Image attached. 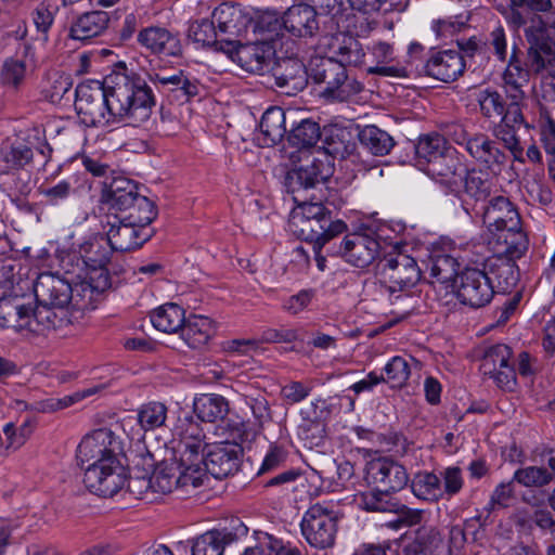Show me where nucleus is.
Segmentation results:
<instances>
[{
  "instance_id": "nucleus-49",
  "label": "nucleus",
  "mask_w": 555,
  "mask_h": 555,
  "mask_svg": "<svg viewBox=\"0 0 555 555\" xmlns=\"http://www.w3.org/2000/svg\"><path fill=\"white\" fill-rule=\"evenodd\" d=\"M513 480L524 487H542L552 480V475L546 468L527 466L514 473Z\"/></svg>"
},
{
  "instance_id": "nucleus-57",
  "label": "nucleus",
  "mask_w": 555,
  "mask_h": 555,
  "mask_svg": "<svg viewBox=\"0 0 555 555\" xmlns=\"http://www.w3.org/2000/svg\"><path fill=\"white\" fill-rule=\"evenodd\" d=\"M56 10L57 9L55 7H51L44 2L40 3L36 8L33 20L39 31L43 34L48 33L53 24Z\"/></svg>"
},
{
  "instance_id": "nucleus-56",
  "label": "nucleus",
  "mask_w": 555,
  "mask_h": 555,
  "mask_svg": "<svg viewBox=\"0 0 555 555\" xmlns=\"http://www.w3.org/2000/svg\"><path fill=\"white\" fill-rule=\"evenodd\" d=\"M33 151L25 144L12 145L4 154V160L10 168H23L33 159Z\"/></svg>"
},
{
  "instance_id": "nucleus-64",
  "label": "nucleus",
  "mask_w": 555,
  "mask_h": 555,
  "mask_svg": "<svg viewBox=\"0 0 555 555\" xmlns=\"http://www.w3.org/2000/svg\"><path fill=\"white\" fill-rule=\"evenodd\" d=\"M541 141L547 154H555V122L545 118L541 124Z\"/></svg>"
},
{
  "instance_id": "nucleus-6",
  "label": "nucleus",
  "mask_w": 555,
  "mask_h": 555,
  "mask_svg": "<svg viewBox=\"0 0 555 555\" xmlns=\"http://www.w3.org/2000/svg\"><path fill=\"white\" fill-rule=\"evenodd\" d=\"M299 201V196L294 194V202L298 204L291 212L289 229L302 240L314 242L319 249L347 229L344 221L331 220L321 203Z\"/></svg>"
},
{
  "instance_id": "nucleus-41",
  "label": "nucleus",
  "mask_w": 555,
  "mask_h": 555,
  "mask_svg": "<svg viewBox=\"0 0 555 555\" xmlns=\"http://www.w3.org/2000/svg\"><path fill=\"white\" fill-rule=\"evenodd\" d=\"M138 234L135 224L122 220L118 225H112L105 237L113 250L127 251L138 246Z\"/></svg>"
},
{
  "instance_id": "nucleus-62",
  "label": "nucleus",
  "mask_w": 555,
  "mask_h": 555,
  "mask_svg": "<svg viewBox=\"0 0 555 555\" xmlns=\"http://www.w3.org/2000/svg\"><path fill=\"white\" fill-rule=\"evenodd\" d=\"M310 393V388L301 383L293 382L282 388V396L291 403L305 400Z\"/></svg>"
},
{
  "instance_id": "nucleus-21",
  "label": "nucleus",
  "mask_w": 555,
  "mask_h": 555,
  "mask_svg": "<svg viewBox=\"0 0 555 555\" xmlns=\"http://www.w3.org/2000/svg\"><path fill=\"white\" fill-rule=\"evenodd\" d=\"M259 13L240 4L221 3L214 10L212 20L218 24L220 33L241 37L247 33L254 17L257 18Z\"/></svg>"
},
{
  "instance_id": "nucleus-20",
  "label": "nucleus",
  "mask_w": 555,
  "mask_h": 555,
  "mask_svg": "<svg viewBox=\"0 0 555 555\" xmlns=\"http://www.w3.org/2000/svg\"><path fill=\"white\" fill-rule=\"evenodd\" d=\"M455 141L460 144L465 142L469 155L493 175H499L502 171L506 156L487 135L476 134L466 140L464 131L461 130Z\"/></svg>"
},
{
  "instance_id": "nucleus-42",
  "label": "nucleus",
  "mask_w": 555,
  "mask_h": 555,
  "mask_svg": "<svg viewBox=\"0 0 555 555\" xmlns=\"http://www.w3.org/2000/svg\"><path fill=\"white\" fill-rule=\"evenodd\" d=\"M99 390V387H90L83 390H78L63 398H47L36 402L35 410L42 413L60 411L83 400L85 398L95 395Z\"/></svg>"
},
{
  "instance_id": "nucleus-17",
  "label": "nucleus",
  "mask_w": 555,
  "mask_h": 555,
  "mask_svg": "<svg viewBox=\"0 0 555 555\" xmlns=\"http://www.w3.org/2000/svg\"><path fill=\"white\" fill-rule=\"evenodd\" d=\"M533 26L526 29L528 40L531 42V67L543 77L555 78V43L544 40V25L538 16Z\"/></svg>"
},
{
  "instance_id": "nucleus-43",
  "label": "nucleus",
  "mask_w": 555,
  "mask_h": 555,
  "mask_svg": "<svg viewBox=\"0 0 555 555\" xmlns=\"http://www.w3.org/2000/svg\"><path fill=\"white\" fill-rule=\"evenodd\" d=\"M227 534L221 531H207L196 538L192 545V555H223Z\"/></svg>"
},
{
  "instance_id": "nucleus-59",
  "label": "nucleus",
  "mask_w": 555,
  "mask_h": 555,
  "mask_svg": "<svg viewBox=\"0 0 555 555\" xmlns=\"http://www.w3.org/2000/svg\"><path fill=\"white\" fill-rule=\"evenodd\" d=\"M514 489L512 481L501 482L498 485L490 498L489 509H495L508 506L511 499L513 498Z\"/></svg>"
},
{
  "instance_id": "nucleus-46",
  "label": "nucleus",
  "mask_w": 555,
  "mask_h": 555,
  "mask_svg": "<svg viewBox=\"0 0 555 555\" xmlns=\"http://www.w3.org/2000/svg\"><path fill=\"white\" fill-rule=\"evenodd\" d=\"M189 39L196 48H205L215 44L217 42L215 21L204 18L193 22L189 27Z\"/></svg>"
},
{
  "instance_id": "nucleus-54",
  "label": "nucleus",
  "mask_w": 555,
  "mask_h": 555,
  "mask_svg": "<svg viewBox=\"0 0 555 555\" xmlns=\"http://www.w3.org/2000/svg\"><path fill=\"white\" fill-rule=\"evenodd\" d=\"M26 73L25 63L18 60H8L1 70V81L10 87L16 88L24 80Z\"/></svg>"
},
{
  "instance_id": "nucleus-36",
  "label": "nucleus",
  "mask_w": 555,
  "mask_h": 555,
  "mask_svg": "<svg viewBox=\"0 0 555 555\" xmlns=\"http://www.w3.org/2000/svg\"><path fill=\"white\" fill-rule=\"evenodd\" d=\"M441 545L439 531L426 525L417 529L414 540L404 547L403 555H434Z\"/></svg>"
},
{
  "instance_id": "nucleus-60",
  "label": "nucleus",
  "mask_w": 555,
  "mask_h": 555,
  "mask_svg": "<svg viewBox=\"0 0 555 555\" xmlns=\"http://www.w3.org/2000/svg\"><path fill=\"white\" fill-rule=\"evenodd\" d=\"M259 347V341L256 339H233L224 344V351L231 356H247L256 351Z\"/></svg>"
},
{
  "instance_id": "nucleus-8",
  "label": "nucleus",
  "mask_w": 555,
  "mask_h": 555,
  "mask_svg": "<svg viewBox=\"0 0 555 555\" xmlns=\"http://www.w3.org/2000/svg\"><path fill=\"white\" fill-rule=\"evenodd\" d=\"M334 158L323 150L301 151L299 165L286 176L288 191L297 194L325 182L334 173Z\"/></svg>"
},
{
  "instance_id": "nucleus-39",
  "label": "nucleus",
  "mask_w": 555,
  "mask_h": 555,
  "mask_svg": "<svg viewBox=\"0 0 555 555\" xmlns=\"http://www.w3.org/2000/svg\"><path fill=\"white\" fill-rule=\"evenodd\" d=\"M193 405L196 416L208 423L223 418L228 411L225 400L218 395H202L195 398Z\"/></svg>"
},
{
  "instance_id": "nucleus-53",
  "label": "nucleus",
  "mask_w": 555,
  "mask_h": 555,
  "mask_svg": "<svg viewBox=\"0 0 555 555\" xmlns=\"http://www.w3.org/2000/svg\"><path fill=\"white\" fill-rule=\"evenodd\" d=\"M495 137L512 152L516 159H519L522 149L516 137L515 130L508 125L507 116H503L501 122L493 130Z\"/></svg>"
},
{
  "instance_id": "nucleus-1",
  "label": "nucleus",
  "mask_w": 555,
  "mask_h": 555,
  "mask_svg": "<svg viewBox=\"0 0 555 555\" xmlns=\"http://www.w3.org/2000/svg\"><path fill=\"white\" fill-rule=\"evenodd\" d=\"M331 49V55L312 57L308 67L298 60L284 61V73L278 77L279 86L302 90L310 77L315 83L324 85L320 94L327 101L352 100L362 91V85L347 75L346 66L361 64L364 52L352 37H344L341 43L335 39V44Z\"/></svg>"
},
{
  "instance_id": "nucleus-61",
  "label": "nucleus",
  "mask_w": 555,
  "mask_h": 555,
  "mask_svg": "<svg viewBox=\"0 0 555 555\" xmlns=\"http://www.w3.org/2000/svg\"><path fill=\"white\" fill-rule=\"evenodd\" d=\"M72 192V185L67 181H61L54 186L42 189L40 193L48 199L52 205L59 204L61 201L66 199Z\"/></svg>"
},
{
  "instance_id": "nucleus-29",
  "label": "nucleus",
  "mask_w": 555,
  "mask_h": 555,
  "mask_svg": "<svg viewBox=\"0 0 555 555\" xmlns=\"http://www.w3.org/2000/svg\"><path fill=\"white\" fill-rule=\"evenodd\" d=\"M109 17L104 11H91L79 15L70 25L69 37L85 41L100 36L108 25Z\"/></svg>"
},
{
  "instance_id": "nucleus-10",
  "label": "nucleus",
  "mask_w": 555,
  "mask_h": 555,
  "mask_svg": "<svg viewBox=\"0 0 555 555\" xmlns=\"http://www.w3.org/2000/svg\"><path fill=\"white\" fill-rule=\"evenodd\" d=\"M254 31L262 36V39L253 43H240L229 41L221 48L224 54L244 70L249 73H261L271 63L276 54L279 40L270 39L268 33H261L254 24Z\"/></svg>"
},
{
  "instance_id": "nucleus-44",
  "label": "nucleus",
  "mask_w": 555,
  "mask_h": 555,
  "mask_svg": "<svg viewBox=\"0 0 555 555\" xmlns=\"http://www.w3.org/2000/svg\"><path fill=\"white\" fill-rule=\"evenodd\" d=\"M475 99L485 117L492 118L504 116L505 101L496 90L491 88L479 89L475 93Z\"/></svg>"
},
{
  "instance_id": "nucleus-19",
  "label": "nucleus",
  "mask_w": 555,
  "mask_h": 555,
  "mask_svg": "<svg viewBox=\"0 0 555 555\" xmlns=\"http://www.w3.org/2000/svg\"><path fill=\"white\" fill-rule=\"evenodd\" d=\"M137 197V182L118 175L109 182H103L99 204L102 210H125L134 205Z\"/></svg>"
},
{
  "instance_id": "nucleus-48",
  "label": "nucleus",
  "mask_w": 555,
  "mask_h": 555,
  "mask_svg": "<svg viewBox=\"0 0 555 555\" xmlns=\"http://www.w3.org/2000/svg\"><path fill=\"white\" fill-rule=\"evenodd\" d=\"M386 383L392 387H402L410 377L408 361L399 356L391 358L384 367Z\"/></svg>"
},
{
  "instance_id": "nucleus-13",
  "label": "nucleus",
  "mask_w": 555,
  "mask_h": 555,
  "mask_svg": "<svg viewBox=\"0 0 555 555\" xmlns=\"http://www.w3.org/2000/svg\"><path fill=\"white\" fill-rule=\"evenodd\" d=\"M241 448L232 442L208 443L204 435V446L199 454H204V468L207 474L220 479L237 469Z\"/></svg>"
},
{
  "instance_id": "nucleus-25",
  "label": "nucleus",
  "mask_w": 555,
  "mask_h": 555,
  "mask_svg": "<svg viewBox=\"0 0 555 555\" xmlns=\"http://www.w3.org/2000/svg\"><path fill=\"white\" fill-rule=\"evenodd\" d=\"M465 68L462 55L454 50L437 51L426 61L424 73L428 76L444 81L455 80Z\"/></svg>"
},
{
  "instance_id": "nucleus-5",
  "label": "nucleus",
  "mask_w": 555,
  "mask_h": 555,
  "mask_svg": "<svg viewBox=\"0 0 555 555\" xmlns=\"http://www.w3.org/2000/svg\"><path fill=\"white\" fill-rule=\"evenodd\" d=\"M175 450L178 455L173 463L177 490L189 494L207 479L204 468V428L192 416L179 417L172 429Z\"/></svg>"
},
{
  "instance_id": "nucleus-26",
  "label": "nucleus",
  "mask_w": 555,
  "mask_h": 555,
  "mask_svg": "<svg viewBox=\"0 0 555 555\" xmlns=\"http://www.w3.org/2000/svg\"><path fill=\"white\" fill-rule=\"evenodd\" d=\"M519 221L518 211L504 196L492 198L483 212V223L492 234L505 228L513 229L518 225Z\"/></svg>"
},
{
  "instance_id": "nucleus-22",
  "label": "nucleus",
  "mask_w": 555,
  "mask_h": 555,
  "mask_svg": "<svg viewBox=\"0 0 555 555\" xmlns=\"http://www.w3.org/2000/svg\"><path fill=\"white\" fill-rule=\"evenodd\" d=\"M112 251L109 241L106 240L105 235L90 236L79 247V256L83 266L82 273L98 275L101 272L104 276H109L106 266Z\"/></svg>"
},
{
  "instance_id": "nucleus-63",
  "label": "nucleus",
  "mask_w": 555,
  "mask_h": 555,
  "mask_svg": "<svg viewBox=\"0 0 555 555\" xmlns=\"http://www.w3.org/2000/svg\"><path fill=\"white\" fill-rule=\"evenodd\" d=\"M489 46L493 49L500 61H505L507 43L505 31L502 26L495 27L490 33Z\"/></svg>"
},
{
  "instance_id": "nucleus-37",
  "label": "nucleus",
  "mask_w": 555,
  "mask_h": 555,
  "mask_svg": "<svg viewBox=\"0 0 555 555\" xmlns=\"http://www.w3.org/2000/svg\"><path fill=\"white\" fill-rule=\"evenodd\" d=\"M141 43L153 52L166 55H176L180 52L178 39L159 27H151L141 33Z\"/></svg>"
},
{
  "instance_id": "nucleus-47",
  "label": "nucleus",
  "mask_w": 555,
  "mask_h": 555,
  "mask_svg": "<svg viewBox=\"0 0 555 555\" xmlns=\"http://www.w3.org/2000/svg\"><path fill=\"white\" fill-rule=\"evenodd\" d=\"M448 150L453 147L449 146L439 134L422 138L416 147L417 155L425 160V164H429L434 157L443 156Z\"/></svg>"
},
{
  "instance_id": "nucleus-11",
  "label": "nucleus",
  "mask_w": 555,
  "mask_h": 555,
  "mask_svg": "<svg viewBox=\"0 0 555 555\" xmlns=\"http://www.w3.org/2000/svg\"><path fill=\"white\" fill-rule=\"evenodd\" d=\"M457 300L473 308H479L490 302L493 287L488 275L480 269L466 267L461 270L455 281L450 284V291Z\"/></svg>"
},
{
  "instance_id": "nucleus-34",
  "label": "nucleus",
  "mask_w": 555,
  "mask_h": 555,
  "mask_svg": "<svg viewBox=\"0 0 555 555\" xmlns=\"http://www.w3.org/2000/svg\"><path fill=\"white\" fill-rule=\"evenodd\" d=\"M152 325L159 332L176 333L185 322L184 310L177 304H166L150 314Z\"/></svg>"
},
{
  "instance_id": "nucleus-52",
  "label": "nucleus",
  "mask_w": 555,
  "mask_h": 555,
  "mask_svg": "<svg viewBox=\"0 0 555 555\" xmlns=\"http://www.w3.org/2000/svg\"><path fill=\"white\" fill-rule=\"evenodd\" d=\"M468 21L469 17L467 14H460L434 21L431 28L438 37L448 38L461 31L468 24Z\"/></svg>"
},
{
  "instance_id": "nucleus-58",
  "label": "nucleus",
  "mask_w": 555,
  "mask_h": 555,
  "mask_svg": "<svg viewBox=\"0 0 555 555\" xmlns=\"http://www.w3.org/2000/svg\"><path fill=\"white\" fill-rule=\"evenodd\" d=\"M443 495L451 498L460 492L463 487L464 480L461 469L459 467H448L443 474Z\"/></svg>"
},
{
  "instance_id": "nucleus-9",
  "label": "nucleus",
  "mask_w": 555,
  "mask_h": 555,
  "mask_svg": "<svg viewBox=\"0 0 555 555\" xmlns=\"http://www.w3.org/2000/svg\"><path fill=\"white\" fill-rule=\"evenodd\" d=\"M333 502L311 505L302 516L300 527L307 542L314 547L332 546L337 532L338 514Z\"/></svg>"
},
{
  "instance_id": "nucleus-18",
  "label": "nucleus",
  "mask_w": 555,
  "mask_h": 555,
  "mask_svg": "<svg viewBox=\"0 0 555 555\" xmlns=\"http://www.w3.org/2000/svg\"><path fill=\"white\" fill-rule=\"evenodd\" d=\"M386 248L380 242L369 233L356 232L347 234L341 243V255L350 264L358 268L370 266L380 250Z\"/></svg>"
},
{
  "instance_id": "nucleus-16",
  "label": "nucleus",
  "mask_w": 555,
  "mask_h": 555,
  "mask_svg": "<svg viewBox=\"0 0 555 555\" xmlns=\"http://www.w3.org/2000/svg\"><path fill=\"white\" fill-rule=\"evenodd\" d=\"M424 172L435 182L446 186L451 193H460L465 167L455 149L448 150L425 164Z\"/></svg>"
},
{
  "instance_id": "nucleus-33",
  "label": "nucleus",
  "mask_w": 555,
  "mask_h": 555,
  "mask_svg": "<svg viewBox=\"0 0 555 555\" xmlns=\"http://www.w3.org/2000/svg\"><path fill=\"white\" fill-rule=\"evenodd\" d=\"M144 489L145 499L150 501L156 500L157 495L177 490L173 463L157 465L152 475L146 479Z\"/></svg>"
},
{
  "instance_id": "nucleus-50",
  "label": "nucleus",
  "mask_w": 555,
  "mask_h": 555,
  "mask_svg": "<svg viewBox=\"0 0 555 555\" xmlns=\"http://www.w3.org/2000/svg\"><path fill=\"white\" fill-rule=\"evenodd\" d=\"M167 409L160 402H149L141 408V428L153 430L165 424Z\"/></svg>"
},
{
  "instance_id": "nucleus-15",
  "label": "nucleus",
  "mask_w": 555,
  "mask_h": 555,
  "mask_svg": "<svg viewBox=\"0 0 555 555\" xmlns=\"http://www.w3.org/2000/svg\"><path fill=\"white\" fill-rule=\"evenodd\" d=\"M512 351L504 344H495L485 351L480 370L483 375L492 378L495 384L505 390H513L516 385V374L509 364Z\"/></svg>"
},
{
  "instance_id": "nucleus-27",
  "label": "nucleus",
  "mask_w": 555,
  "mask_h": 555,
  "mask_svg": "<svg viewBox=\"0 0 555 555\" xmlns=\"http://www.w3.org/2000/svg\"><path fill=\"white\" fill-rule=\"evenodd\" d=\"M73 322V312L69 309L39 304L33 311V323L28 322V327L34 332L43 333L62 328Z\"/></svg>"
},
{
  "instance_id": "nucleus-28",
  "label": "nucleus",
  "mask_w": 555,
  "mask_h": 555,
  "mask_svg": "<svg viewBox=\"0 0 555 555\" xmlns=\"http://www.w3.org/2000/svg\"><path fill=\"white\" fill-rule=\"evenodd\" d=\"M451 254H435L431 258L430 276L438 289L450 291L456 276L460 274V262L455 249L450 247Z\"/></svg>"
},
{
  "instance_id": "nucleus-12",
  "label": "nucleus",
  "mask_w": 555,
  "mask_h": 555,
  "mask_svg": "<svg viewBox=\"0 0 555 555\" xmlns=\"http://www.w3.org/2000/svg\"><path fill=\"white\" fill-rule=\"evenodd\" d=\"M365 480L383 492H398L408 485L410 477L402 464L384 456L366 463Z\"/></svg>"
},
{
  "instance_id": "nucleus-51",
  "label": "nucleus",
  "mask_w": 555,
  "mask_h": 555,
  "mask_svg": "<svg viewBox=\"0 0 555 555\" xmlns=\"http://www.w3.org/2000/svg\"><path fill=\"white\" fill-rule=\"evenodd\" d=\"M157 217L158 207L156 203L149 197L141 196V245L154 236L155 229L150 225Z\"/></svg>"
},
{
  "instance_id": "nucleus-31",
  "label": "nucleus",
  "mask_w": 555,
  "mask_h": 555,
  "mask_svg": "<svg viewBox=\"0 0 555 555\" xmlns=\"http://www.w3.org/2000/svg\"><path fill=\"white\" fill-rule=\"evenodd\" d=\"M492 192V181L480 170L465 171L462 176L461 192L455 193L463 203L485 201Z\"/></svg>"
},
{
  "instance_id": "nucleus-3",
  "label": "nucleus",
  "mask_w": 555,
  "mask_h": 555,
  "mask_svg": "<svg viewBox=\"0 0 555 555\" xmlns=\"http://www.w3.org/2000/svg\"><path fill=\"white\" fill-rule=\"evenodd\" d=\"M104 82L87 80L76 88L75 108L88 127L109 124L112 118L130 116L135 108L139 92V77L134 70H127L125 64Z\"/></svg>"
},
{
  "instance_id": "nucleus-23",
  "label": "nucleus",
  "mask_w": 555,
  "mask_h": 555,
  "mask_svg": "<svg viewBox=\"0 0 555 555\" xmlns=\"http://www.w3.org/2000/svg\"><path fill=\"white\" fill-rule=\"evenodd\" d=\"M34 292L38 304L69 309L72 285L52 273H41L35 285Z\"/></svg>"
},
{
  "instance_id": "nucleus-4",
  "label": "nucleus",
  "mask_w": 555,
  "mask_h": 555,
  "mask_svg": "<svg viewBox=\"0 0 555 555\" xmlns=\"http://www.w3.org/2000/svg\"><path fill=\"white\" fill-rule=\"evenodd\" d=\"M411 230L400 222L380 229L379 240L387 248L380 267V275L390 294L406 292L421 280V269L415 258L408 254L406 248L413 244Z\"/></svg>"
},
{
  "instance_id": "nucleus-24",
  "label": "nucleus",
  "mask_w": 555,
  "mask_h": 555,
  "mask_svg": "<svg viewBox=\"0 0 555 555\" xmlns=\"http://www.w3.org/2000/svg\"><path fill=\"white\" fill-rule=\"evenodd\" d=\"M371 53L376 61V65L370 67V74H377L388 77L406 78L420 72V66L416 62L410 61L408 64H392L395 60V52L392 47L386 42H377L372 46Z\"/></svg>"
},
{
  "instance_id": "nucleus-35",
  "label": "nucleus",
  "mask_w": 555,
  "mask_h": 555,
  "mask_svg": "<svg viewBox=\"0 0 555 555\" xmlns=\"http://www.w3.org/2000/svg\"><path fill=\"white\" fill-rule=\"evenodd\" d=\"M285 113L280 107H270L262 115L260 132L263 135L262 143L267 146L274 145L282 140L286 132Z\"/></svg>"
},
{
  "instance_id": "nucleus-38",
  "label": "nucleus",
  "mask_w": 555,
  "mask_h": 555,
  "mask_svg": "<svg viewBox=\"0 0 555 555\" xmlns=\"http://www.w3.org/2000/svg\"><path fill=\"white\" fill-rule=\"evenodd\" d=\"M413 494L424 501L436 502L443 498L441 481L437 475L429 472H420L411 480Z\"/></svg>"
},
{
  "instance_id": "nucleus-40",
  "label": "nucleus",
  "mask_w": 555,
  "mask_h": 555,
  "mask_svg": "<svg viewBox=\"0 0 555 555\" xmlns=\"http://www.w3.org/2000/svg\"><path fill=\"white\" fill-rule=\"evenodd\" d=\"M362 146L373 155H386L391 150V137L376 126H365L359 133Z\"/></svg>"
},
{
  "instance_id": "nucleus-45",
  "label": "nucleus",
  "mask_w": 555,
  "mask_h": 555,
  "mask_svg": "<svg viewBox=\"0 0 555 555\" xmlns=\"http://www.w3.org/2000/svg\"><path fill=\"white\" fill-rule=\"evenodd\" d=\"M320 135L319 125L311 119H304L292 129L288 140L293 145L305 149L314 145Z\"/></svg>"
},
{
  "instance_id": "nucleus-30",
  "label": "nucleus",
  "mask_w": 555,
  "mask_h": 555,
  "mask_svg": "<svg viewBox=\"0 0 555 555\" xmlns=\"http://www.w3.org/2000/svg\"><path fill=\"white\" fill-rule=\"evenodd\" d=\"M493 240L498 245L496 253L508 259L520 258L528 248V238L521 230L520 222L513 229L505 228L493 233Z\"/></svg>"
},
{
  "instance_id": "nucleus-2",
  "label": "nucleus",
  "mask_w": 555,
  "mask_h": 555,
  "mask_svg": "<svg viewBox=\"0 0 555 555\" xmlns=\"http://www.w3.org/2000/svg\"><path fill=\"white\" fill-rule=\"evenodd\" d=\"M122 439L111 428L86 434L76 449V460L83 467V482L92 493L113 496L128 481V455Z\"/></svg>"
},
{
  "instance_id": "nucleus-55",
  "label": "nucleus",
  "mask_w": 555,
  "mask_h": 555,
  "mask_svg": "<svg viewBox=\"0 0 555 555\" xmlns=\"http://www.w3.org/2000/svg\"><path fill=\"white\" fill-rule=\"evenodd\" d=\"M313 297V291L301 289L297 294L288 296L286 299H284L282 309L292 315H297L310 306Z\"/></svg>"
},
{
  "instance_id": "nucleus-32",
  "label": "nucleus",
  "mask_w": 555,
  "mask_h": 555,
  "mask_svg": "<svg viewBox=\"0 0 555 555\" xmlns=\"http://www.w3.org/2000/svg\"><path fill=\"white\" fill-rule=\"evenodd\" d=\"M182 330V338L191 348L205 346L215 335L216 326L212 320L204 315H192L185 319Z\"/></svg>"
},
{
  "instance_id": "nucleus-7",
  "label": "nucleus",
  "mask_w": 555,
  "mask_h": 555,
  "mask_svg": "<svg viewBox=\"0 0 555 555\" xmlns=\"http://www.w3.org/2000/svg\"><path fill=\"white\" fill-rule=\"evenodd\" d=\"M256 27L261 33H268L270 39L275 37L279 40L283 30L296 38H311L319 30V21L312 4L298 3L288 8L282 16L274 10L261 11Z\"/></svg>"
},
{
  "instance_id": "nucleus-14",
  "label": "nucleus",
  "mask_w": 555,
  "mask_h": 555,
  "mask_svg": "<svg viewBox=\"0 0 555 555\" xmlns=\"http://www.w3.org/2000/svg\"><path fill=\"white\" fill-rule=\"evenodd\" d=\"M77 278L80 281L72 285L70 301L68 302L74 319H77L74 315L75 312L93 310L101 295L111 286L109 276H104L101 272L98 275L81 272Z\"/></svg>"
}]
</instances>
